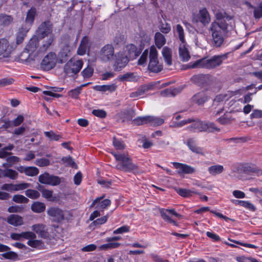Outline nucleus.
Listing matches in <instances>:
<instances>
[{"mask_svg": "<svg viewBox=\"0 0 262 262\" xmlns=\"http://www.w3.org/2000/svg\"><path fill=\"white\" fill-rule=\"evenodd\" d=\"M159 29L163 33L167 34L171 30V26L167 23H162L159 27Z\"/></svg>", "mask_w": 262, "mask_h": 262, "instance_id": "052dcab7", "label": "nucleus"}, {"mask_svg": "<svg viewBox=\"0 0 262 262\" xmlns=\"http://www.w3.org/2000/svg\"><path fill=\"white\" fill-rule=\"evenodd\" d=\"M48 215L50 216L53 221L56 222H60L69 215L68 211H64L58 207H52L48 209L47 211Z\"/></svg>", "mask_w": 262, "mask_h": 262, "instance_id": "9d476101", "label": "nucleus"}, {"mask_svg": "<svg viewBox=\"0 0 262 262\" xmlns=\"http://www.w3.org/2000/svg\"><path fill=\"white\" fill-rule=\"evenodd\" d=\"M52 32V28L50 21L42 23L39 26L38 29V34L40 38H45L46 37L53 35Z\"/></svg>", "mask_w": 262, "mask_h": 262, "instance_id": "2eb2a0df", "label": "nucleus"}, {"mask_svg": "<svg viewBox=\"0 0 262 262\" xmlns=\"http://www.w3.org/2000/svg\"><path fill=\"white\" fill-rule=\"evenodd\" d=\"M120 245V243H112L108 242L107 244H103L99 247L100 250H108L111 249L117 248Z\"/></svg>", "mask_w": 262, "mask_h": 262, "instance_id": "37998d69", "label": "nucleus"}, {"mask_svg": "<svg viewBox=\"0 0 262 262\" xmlns=\"http://www.w3.org/2000/svg\"><path fill=\"white\" fill-rule=\"evenodd\" d=\"M35 164L40 167L47 166L50 164V161L46 158L38 159L36 160Z\"/></svg>", "mask_w": 262, "mask_h": 262, "instance_id": "6e6d98bb", "label": "nucleus"}, {"mask_svg": "<svg viewBox=\"0 0 262 262\" xmlns=\"http://www.w3.org/2000/svg\"><path fill=\"white\" fill-rule=\"evenodd\" d=\"M12 200L17 203H27L29 200L23 195L15 194L13 196Z\"/></svg>", "mask_w": 262, "mask_h": 262, "instance_id": "09e8293b", "label": "nucleus"}, {"mask_svg": "<svg viewBox=\"0 0 262 262\" xmlns=\"http://www.w3.org/2000/svg\"><path fill=\"white\" fill-rule=\"evenodd\" d=\"M21 236H23V239H27L28 241L35 239L36 237V234L31 231L21 232Z\"/></svg>", "mask_w": 262, "mask_h": 262, "instance_id": "4d7b16f0", "label": "nucleus"}, {"mask_svg": "<svg viewBox=\"0 0 262 262\" xmlns=\"http://www.w3.org/2000/svg\"><path fill=\"white\" fill-rule=\"evenodd\" d=\"M88 40L86 37H84L81 41L79 47L77 50L78 54L84 55L87 50Z\"/></svg>", "mask_w": 262, "mask_h": 262, "instance_id": "c85d7f7f", "label": "nucleus"}, {"mask_svg": "<svg viewBox=\"0 0 262 262\" xmlns=\"http://www.w3.org/2000/svg\"><path fill=\"white\" fill-rule=\"evenodd\" d=\"M36 14V10L35 8H31L28 12L26 18V23L30 26L33 22L34 17Z\"/></svg>", "mask_w": 262, "mask_h": 262, "instance_id": "f704fd0d", "label": "nucleus"}, {"mask_svg": "<svg viewBox=\"0 0 262 262\" xmlns=\"http://www.w3.org/2000/svg\"><path fill=\"white\" fill-rule=\"evenodd\" d=\"M62 161L66 163L67 166H71L73 168H77V166L74 161L73 159L70 156L63 157Z\"/></svg>", "mask_w": 262, "mask_h": 262, "instance_id": "8fccbe9b", "label": "nucleus"}, {"mask_svg": "<svg viewBox=\"0 0 262 262\" xmlns=\"http://www.w3.org/2000/svg\"><path fill=\"white\" fill-rule=\"evenodd\" d=\"M42 196L46 199L50 201H54L55 198L53 196V191L48 189H42L41 190Z\"/></svg>", "mask_w": 262, "mask_h": 262, "instance_id": "de8ad7c7", "label": "nucleus"}, {"mask_svg": "<svg viewBox=\"0 0 262 262\" xmlns=\"http://www.w3.org/2000/svg\"><path fill=\"white\" fill-rule=\"evenodd\" d=\"M134 111L132 110H126L121 113L123 115V121L130 120L133 117Z\"/></svg>", "mask_w": 262, "mask_h": 262, "instance_id": "bf43d9fd", "label": "nucleus"}, {"mask_svg": "<svg viewBox=\"0 0 262 262\" xmlns=\"http://www.w3.org/2000/svg\"><path fill=\"white\" fill-rule=\"evenodd\" d=\"M25 194L28 198L32 199H36L40 196L38 191L33 189H28L25 191Z\"/></svg>", "mask_w": 262, "mask_h": 262, "instance_id": "c03bdc74", "label": "nucleus"}, {"mask_svg": "<svg viewBox=\"0 0 262 262\" xmlns=\"http://www.w3.org/2000/svg\"><path fill=\"white\" fill-rule=\"evenodd\" d=\"M58 61V59L56 53L50 52L43 57L40 67L43 70L49 71L53 69Z\"/></svg>", "mask_w": 262, "mask_h": 262, "instance_id": "1a4fd4ad", "label": "nucleus"}, {"mask_svg": "<svg viewBox=\"0 0 262 262\" xmlns=\"http://www.w3.org/2000/svg\"><path fill=\"white\" fill-rule=\"evenodd\" d=\"M24 121V117L21 115H19L12 122L13 126H18L20 125Z\"/></svg>", "mask_w": 262, "mask_h": 262, "instance_id": "338daca9", "label": "nucleus"}, {"mask_svg": "<svg viewBox=\"0 0 262 262\" xmlns=\"http://www.w3.org/2000/svg\"><path fill=\"white\" fill-rule=\"evenodd\" d=\"M155 43L158 49H161L166 43L165 36L160 32H156L154 36Z\"/></svg>", "mask_w": 262, "mask_h": 262, "instance_id": "bb28decb", "label": "nucleus"}, {"mask_svg": "<svg viewBox=\"0 0 262 262\" xmlns=\"http://www.w3.org/2000/svg\"><path fill=\"white\" fill-rule=\"evenodd\" d=\"M6 252L3 253L2 256L5 259L16 260L17 259V254L13 251H6Z\"/></svg>", "mask_w": 262, "mask_h": 262, "instance_id": "603ef678", "label": "nucleus"}, {"mask_svg": "<svg viewBox=\"0 0 262 262\" xmlns=\"http://www.w3.org/2000/svg\"><path fill=\"white\" fill-rule=\"evenodd\" d=\"M115 55L114 47L107 44L98 52V58L103 62H112Z\"/></svg>", "mask_w": 262, "mask_h": 262, "instance_id": "423d86ee", "label": "nucleus"}, {"mask_svg": "<svg viewBox=\"0 0 262 262\" xmlns=\"http://www.w3.org/2000/svg\"><path fill=\"white\" fill-rule=\"evenodd\" d=\"M162 55L164 58L165 62L168 66H171L172 63V49L167 46L164 47L162 50Z\"/></svg>", "mask_w": 262, "mask_h": 262, "instance_id": "4be33fe9", "label": "nucleus"}, {"mask_svg": "<svg viewBox=\"0 0 262 262\" xmlns=\"http://www.w3.org/2000/svg\"><path fill=\"white\" fill-rule=\"evenodd\" d=\"M117 162L115 168L117 169L128 172L136 173L139 171L138 166L134 164L127 153L112 151Z\"/></svg>", "mask_w": 262, "mask_h": 262, "instance_id": "f257e3e1", "label": "nucleus"}, {"mask_svg": "<svg viewBox=\"0 0 262 262\" xmlns=\"http://www.w3.org/2000/svg\"><path fill=\"white\" fill-rule=\"evenodd\" d=\"M230 97V94H220L216 96L214 99V103L222 102L228 100Z\"/></svg>", "mask_w": 262, "mask_h": 262, "instance_id": "864d4df0", "label": "nucleus"}, {"mask_svg": "<svg viewBox=\"0 0 262 262\" xmlns=\"http://www.w3.org/2000/svg\"><path fill=\"white\" fill-rule=\"evenodd\" d=\"M31 186V184L27 183H21L15 184V191L25 190Z\"/></svg>", "mask_w": 262, "mask_h": 262, "instance_id": "680f3d73", "label": "nucleus"}, {"mask_svg": "<svg viewBox=\"0 0 262 262\" xmlns=\"http://www.w3.org/2000/svg\"><path fill=\"white\" fill-rule=\"evenodd\" d=\"M199 18L200 21L204 26L207 25L210 21L209 13L205 8H203L200 10Z\"/></svg>", "mask_w": 262, "mask_h": 262, "instance_id": "393cba45", "label": "nucleus"}, {"mask_svg": "<svg viewBox=\"0 0 262 262\" xmlns=\"http://www.w3.org/2000/svg\"><path fill=\"white\" fill-rule=\"evenodd\" d=\"M39 173V170L35 167H27L25 174L27 176L34 177L37 175Z\"/></svg>", "mask_w": 262, "mask_h": 262, "instance_id": "3c124183", "label": "nucleus"}, {"mask_svg": "<svg viewBox=\"0 0 262 262\" xmlns=\"http://www.w3.org/2000/svg\"><path fill=\"white\" fill-rule=\"evenodd\" d=\"M45 136L50 139V140L58 141L61 138L59 135L56 134L52 131L45 132Z\"/></svg>", "mask_w": 262, "mask_h": 262, "instance_id": "5fc2aeb1", "label": "nucleus"}, {"mask_svg": "<svg viewBox=\"0 0 262 262\" xmlns=\"http://www.w3.org/2000/svg\"><path fill=\"white\" fill-rule=\"evenodd\" d=\"M158 52L155 46H151L149 50V62L148 64V70L155 73H158L163 69V66L158 59Z\"/></svg>", "mask_w": 262, "mask_h": 262, "instance_id": "39448f33", "label": "nucleus"}, {"mask_svg": "<svg viewBox=\"0 0 262 262\" xmlns=\"http://www.w3.org/2000/svg\"><path fill=\"white\" fill-rule=\"evenodd\" d=\"M37 45V39L36 38H31L26 46L25 49L28 52H33L36 50Z\"/></svg>", "mask_w": 262, "mask_h": 262, "instance_id": "4c0bfd02", "label": "nucleus"}, {"mask_svg": "<svg viewBox=\"0 0 262 262\" xmlns=\"http://www.w3.org/2000/svg\"><path fill=\"white\" fill-rule=\"evenodd\" d=\"M53 40V35L47 37V38L43 40L42 46L40 47L39 50L40 51L45 52L47 51L52 43Z\"/></svg>", "mask_w": 262, "mask_h": 262, "instance_id": "7c9ffc66", "label": "nucleus"}, {"mask_svg": "<svg viewBox=\"0 0 262 262\" xmlns=\"http://www.w3.org/2000/svg\"><path fill=\"white\" fill-rule=\"evenodd\" d=\"M227 58L226 54L214 55L208 58L205 57L189 63V68L214 69L220 66L223 60Z\"/></svg>", "mask_w": 262, "mask_h": 262, "instance_id": "f03ea898", "label": "nucleus"}, {"mask_svg": "<svg viewBox=\"0 0 262 262\" xmlns=\"http://www.w3.org/2000/svg\"><path fill=\"white\" fill-rule=\"evenodd\" d=\"M216 20L213 22L215 23H224L226 24H233L234 23L230 17L227 16L225 12L223 11H217L214 13Z\"/></svg>", "mask_w": 262, "mask_h": 262, "instance_id": "aec40b11", "label": "nucleus"}, {"mask_svg": "<svg viewBox=\"0 0 262 262\" xmlns=\"http://www.w3.org/2000/svg\"><path fill=\"white\" fill-rule=\"evenodd\" d=\"M123 54L126 56L129 60L136 58L139 55V52L134 45L129 44L124 48Z\"/></svg>", "mask_w": 262, "mask_h": 262, "instance_id": "a211bd4d", "label": "nucleus"}, {"mask_svg": "<svg viewBox=\"0 0 262 262\" xmlns=\"http://www.w3.org/2000/svg\"><path fill=\"white\" fill-rule=\"evenodd\" d=\"M38 181L40 183L51 186L58 185L61 182L59 177L51 175L47 172L40 174L38 177Z\"/></svg>", "mask_w": 262, "mask_h": 262, "instance_id": "9b49d317", "label": "nucleus"}, {"mask_svg": "<svg viewBox=\"0 0 262 262\" xmlns=\"http://www.w3.org/2000/svg\"><path fill=\"white\" fill-rule=\"evenodd\" d=\"M225 170L222 165L214 164L208 168V173L212 176H216L222 174Z\"/></svg>", "mask_w": 262, "mask_h": 262, "instance_id": "5701e85b", "label": "nucleus"}, {"mask_svg": "<svg viewBox=\"0 0 262 262\" xmlns=\"http://www.w3.org/2000/svg\"><path fill=\"white\" fill-rule=\"evenodd\" d=\"M187 129L192 132H219L220 129L213 122L208 121H194L187 127Z\"/></svg>", "mask_w": 262, "mask_h": 262, "instance_id": "20e7f679", "label": "nucleus"}, {"mask_svg": "<svg viewBox=\"0 0 262 262\" xmlns=\"http://www.w3.org/2000/svg\"><path fill=\"white\" fill-rule=\"evenodd\" d=\"M172 164L177 169V173L180 176L193 174L196 171L195 168L186 164L179 162H172Z\"/></svg>", "mask_w": 262, "mask_h": 262, "instance_id": "ddd939ff", "label": "nucleus"}, {"mask_svg": "<svg viewBox=\"0 0 262 262\" xmlns=\"http://www.w3.org/2000/svg\"><path fill=\"white\" fill-rule=\"evenodd\" d=\"M207 99V96L204 92L198 93L192 97V101L198 105L204 104Z\"/></svg>", "mask_w": 262, "mask_h": 262, "instance_id": "b1692460", "label": "nucleus"}, {"mask_svg": "<svg viewBox=\"0 0 262 262\" xmlns=\"http://www.w3.org/2000/svg\"><path fill=\"white\" fill-rule=\"evenodd\" d=\"M225 37H211L212 45L214 47H220L223 43Z\"/></svg>", "mask_w": 262, "mask_h": 262, "instance_id": "49530a36", "label": "nucleus"}, {"mask_svg": "<svg viewBox=\"0 0 262 262\" xmlns=\"http://www.w3.org/2000/svg\"><path fill=\"white\" fill-rule=\"evenodd\" d=\"M83 64L82 60L71 59L65 64L64 71L67 75L73 76L79 73L83 66Z\"/></svg>", "mask_w": 262, "mask_h": 262, "instance_id": "0eeeda50", "label": "nucleus"}, {"mask_svg": "<svg viewBox=\"0 0 262 262\" xmlns=\"http://www.w3.org/2000/svg\"><path fill=\"white\" fill-rule=\"evenodd\" d=\"M179 55L180 59L183 62L188 61L190 58L186 42L180 43L179 49Z\"/></svg>", "mask_w": 262, "mask_h": 262, "instance_id": "6ab92c4d", "label": "nucleus"}, {"mask_svg": "<svg viewBox=\"0 0 262 262\" xmlns=\"http://www.w3.org/2000/svg\"><path fill=\"white\" fill-rule=\"evenodd\" d=\"M127 57L124 56L123 53L119 52L116 54L113 62V68L115 71H120L125 67L128 62Z\"/></svg>", "mask_w": 262, "mask_h": 262, "instance_id": "4468645a", "label": "nucleus"}, {"mask_svg": "<svg viewBox=\"0 0 262 262\" xmlns=\"http://www.w3.org/2000/svg\"><path fill=\"white\" fill-rule=\"evenodd\" d=\"M93 71V69L88 66L82 71L81 74L84 78H89L92 76Z\"/></svg>", "mask_w": 262, "mask_h": 262, "instance_id": "13d9d810", "label": "nucleus"}, {"mask_svg": "<svg viewBox=\"0 0 262 262\" xmlns=\"http://www.w3.org/2000/svg\"><path fill=\"white\" fill-rule=\"evenodd\" d=\"M148 123L151 125H160L164 123V120L162 118L155 116H147Z\"/></svg>", "mask_w": 262, "mask_h": 262, "instance_id": "c9c22d12", "label": "nucleus"}, {"mask_svg": "<svg viewBox=\"0 0 262 262\" xmlns=\"http://www.w3.org/2000/svg\"><path fill=\"white\" fill-rule=\"evenodd\" d=\"M176 190L180 195L183 197H189L191 196L193 193H195V191L192 190L184 188H177Z\"/></svg>", "mask_w": 262, "mask_h": 262, "instance_id": "a19ab883", "label": "nucleus"}, {"mask_svg": "<svg viewBox=\"0 0 262 262\" xmlns=\"http://www.w3.org/2000/svg\"><path fill=\"white\" fill-rule=\"evenodd\" d=\"M92 114L99 118H104L106 116V112L103 110H94Z\"/></svg>", "mask_w": 262, "mask_h": 262, "instance_id": "0e129e2a", "label": "nucleus"}, {"mask_svg": "<svg viewBox=\"0 0 262 262\" xmlns=\"http://www.w3.org/2000/svg\"><path fill=\"white\" fill-rule=\"evenodd\" d=\"M13 21V18L6 14H0V25L3 26H8Z\"/></svg>", "mask_w": 262, "mask_h": 262, "instance_id": "58836bf2", "label": "nucleus"}, {"mask_svg": "<svg viewBox=\"0 0 262 262\" xmlns=\"http://www.w3.org/2000/svg\"><path fill=\"white\" fill-rule=\"evenodd\" d=\"M189 149L193 152L201 155H204L203 149L196 145V139L195 138H188L185 142Z\"/></svg>", "mask_w": 262, "mask_h": 262, "instance_id": "dca6fc26", "label": "nucleus"}, {"mask_svg": "<svg viewBox=\"0 0 262 262\" xmlns=\"http://www.w3.org/2000/svg\"><path fill=\"white\" fill-rule=\"evenodd\" d=\"M32 229L41 237H45L47 234V228L45 225L41 224L34 225Z\"/></svg>", "mask_w": 262, "mask_h": 262, "instance_id": "cd10ccee", "label": "nucleus"}, {"mask_svg": "<svg viewBox=\"0 0 262 262\" xmlns=\"http://www.w3.org/2000/svg\"><path fill=\"white\" fill-rule=\"evenodd\" d=\"M160 213L162 219L165 222L171 223L176 226H178V224L172 219L171 216L173 215L178 218H180L182 216L181 214L177 213L174 209H165L162 208L160 209Z\"/></svg>", "mask_w": 262, "mask_h": 262, "instance_id": "f8f14e48", "label": "nucleus"}, {"mask_svg": "<svg viewBox=\"0 0 262 262\" xmlns=\"http://www.w3.org/2000/svg\"><path fill=\"white\" fill-rule=\"evenodd\" d=\"M175 31L176 33L177 34V36L181 43H184L185 42H186L185 39L184 30L182 26L180 24L177 25L176 26Z\"/></svg>", "mask_w": 262, "mask_h": 262, "instance_id": "2f4dec72", "label": "nucleus"}, {"mask_svg": "<svg viewBox=\"0 0 262 262\" xmlns=\"http://www.w3.org/2000/svg\"><path fill=\"white\" fill-rule=\"evenodd\" d=\"M12 47L6 38L0 39V56L8 57L11 54Z\"/></svg>", "mask_w": 262, "mask_h": 262, "instance_id": "f3484780", "label": "nucleus"}, {"mask_svg": "<svg viewBox=\"0 0 262 262\" xmlns=\"http://www.w3.org/2000/svg\"><path fill=\"white\" fill-rule=\"evenodd\" d=\"M29 28H21L19 29V31L16 35V43H21L26 36L27 32L28 31Z\"/></svg>", "mask_w": 262, "mask_h": 262, "instance_id": "e433bc0d", "label": "nucleus"}, {"mask_svg": "<svg viewBox=\"0 0 262 262\" xmlns=\"http://www.w3.org/2000/svg\"><path fill=\"white\" fill-rule=\"evenodd\" d=\"M117 86L115 84H111L109 85H97L95 87V89L99 91L110 92H114L116 90Z\"/></svg>", "mask_w": 262, "mask_h": 262, "instance_id": "473e14b6", "label": "nucleus"}, {"mask_svg": "<svg viewBox=\"0 0 262 262\" xmlns=\"http://www.w3.org/2000/svg\"><path fill=\"white\" fill-rule=\"evenodd\" d=\"M81 88L78 87L75 89L71 90L68 92L69 96L73 98H76L78 97L79 94L81 93Z\"/></svg>", "mask_w": 262, "mask_h": 262, "instance_id": "69168bd1", "label": "nucleus"}, {"mask_svg": "<svg viewBox=\"0 0 262 262\" xmlns=\"http://www.w3.org/2000/svg\"><path fill=\"white\" fill-rule=\"evenodd\" d=\"M148 54V52L147 50H145L142 54L141 55V57L138 60V64L143 66L144 65L147 60V56Z\"/></svg>", "mask_w": 262, "mask_h": 262, "instance_id": "e2e57ef3", "label": "nucleus"}, {"mask_svg": "<svg viewBox=\"0 0 262 262\" xmlns=\"http://www.w3.org/2000/svg\"><path fill=\"white\" fill-rule=\"evenodd\" d=\"M113 144L115 148L117 150H123L126 147L125 144L122 140L117 139L116 137H114L113 138Z\"/></svg>", "mask_w": 262, "mask_h": 262, "instance_id": "79ce46f5", "label": "nucleus"}, {"mask_svg": "<svg viewBox=\"0 0 262 262\" xmlns=\"http://www.w3.org/2000/svg\"><path fill=\"white\" fill-rule=\"evenodd\" d=\"M3 175L4 177L9 178L11 179L15 180L18 177V173L15 170L11 169H6L3 170Z\"/></svg>", "mask_w": 262, "mask_h": 262, "instance_id": "ea45409f", "label": "nucleus"}, {"mask_svg": "<svg viewBox=\"0 0 262 262\" xmlns=\"http://www.w3.org/2000/svg\"><path fill=\"white\" fill-rule=\"evenodd\" d=\"M46 209V205L44 203L40 202H36L32 204L31 209L33 211L36 213H40Z\"/></svg>", "mask_w": 262, "mask_h": 262, "instance_id": "72a5a7b5", "label": "nucleus"}, {"mask_svg": "<svg viewBox=\"0 0 262 262\" xmlns=\"http://www.w3.org/2000/svg\"><path fill=\"white\" fill-rule=\"evenodd\" d=\"M254 16L256 19H259L262 17V4L257 8H254Z\"/></svg>", "mask_w": 262, "mask_h": 262, "instance_id": "774afa93", "label": "nucleus"}, {"mask_svg": "<svg viewBox=\"0 0 262 262\" xmlns=\"http://www.w3.org/2000/svg\"><path fill=\"white\" fill-rule=\"evenodd\" d=\"M62 42L60 43L61 50L59 52L57 58L59 63L64 62L68 57L70 55V47L69 46L70 37L68 36H63L62 38Z\"/></svg>", "mask_w": 262, "mask_h": 262, "instance_id": "6e6552de", "label": "nucleus"}, {"mask_svg": "<svg viewBox=\"0 0 262 262\" xmlns=\"http://www.w3.org/2000/svg\"><path fill=\"white\" fill-rule=\"evenodd\" d=\"M154 86V84H149L144 85L142 88V89L138 91L135 92H133L130 94V97H137L141 95H142L144 92H147L150 90L152 89V88Z\"/></svg>", "mask_w": 262, "mask_h": 262, "instance_id": "c756f323", "label": "nucleus"}, {"mask_svg": "<svg viewBox=\"0 0 262 262\" xmlns=\"http://www.w3.org/2000/svg\"><path fill=\"white\" fill-rule=\"evenodd\" d=\"M134 125H141L148 123L147 116L138 117L132 121Z\"/></svg>", "mask_w": 262, "mask_h": 262, "instance_id": "a18cd8bd", "label": "nucleus"}, {"mask_svg": "<svg viewBox=\"0 0 262 262\" xmlns=\"http://www.w3.org/2000/svg\"><path fill=\"white\" fill-rule=\"evenodd\" d=\"M7 222L9 224L14 226H18L23 224V218L17 214L9 215L7 218Z\"/></svg>", "mask_w": 262, "mask_h": 262, "instance_id": "a878e982", "label": "nucleus"}, {"mask_svg": "<svg viewBox=\"0 0 262 262\" xmlns=\"http://www.w3.org/2000/svg\"><path fill=\"white\" fill-rule=\"evenodd\" d=\"M104 196L96 198L92 203V206H96L97 209H105L111 205V202L108 199L102 200Z\"/></svg>", "mask_w": 262, "mask_h": 262, "instance_id": "412c9836", "label": "nucleus"}, {"mask_svg": "<svg viewBox=\"0 0 262 262\" xmlns=\"http://www.w3.org/2000/svg\"><path fill=\"white\" fill-rule=\"evenodd\" d=\"M233 24H226L223 23L212 22L209 27V31L211 37H225L228 36L229 33L234 29Z\"/></svg>", "mask_w": 262, "mask_h": 262, "instance_id": "7ed1b4c3", "label": "nucleus"}]
</instances>
